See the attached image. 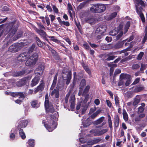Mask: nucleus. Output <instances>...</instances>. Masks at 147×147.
Masks as SVG:
<instances>
[{
	"label": "nucleus",
	"instance_id": "nucleus-47",
	"mask_svg": "<svg viewBox=\"0 0 147 147\" xmlns=\"http://www.w3.org/2000/svg\"><path fill=\"white\" fill-rule=\"evenodd\" d=\"M115 104L116 106L118 107H120L119 101V98L117 96H116L115 97Z\"/></svg>",
	"mask_w": 147,
	"mask_h": 147
},
{
	"label": "nucleus",
	"instance_id": "nucleus-58",
	"mask_svg": "<svg viewBox=\"0 0 147 147\" xmlns=\"http://www.w3.org/2000/svg\"><path fill=\"white\" fill-rule=\"evenodd\" d=\"M1 10L3 11H8L10 10V9L7 6H4L2 8Z\"/></svg>",
	"mask_w": 147,
	"mask_h": 147
},
{
	"label": "nucleus",
	"instance_id": "nucleus-33",
	"mask_svg": "<svg viewBox=\"0 0 147 147\" xmlns=\"http://www.w3.org/2000/svg\"><path fill=\"white\" fill-rule=\"evenodd\" d=\"M27 143L28 145L27 147H34L35 145V140L34 139H30L28 140Z\"/></svg>",
	"mask_w": 147,
	"mask_h": 147
},
{
	"label": "nucleus",
	"instance_id": "nucleus-43",
	"mask_svg": "<svg viewBox=\"0 0 147 147\" xmlns=\"http://www.w3.org/2000/svg\"><path fill=\"white\" fill-rule=\"evenodd\" d=\"M100 111L98 110L96 111L95 112L93 113L90 116V117L92 119H94L95 118L97 115L100 113Z\"/></svg>",
	"mask_w": 147,
	"mask_h": 147
},
{
	"label": "nucleus",
	"instance_id": "nucleus-9",
	"mask_svg": "<svg viewBox=\"0 0 147 147\" xmlns=\"http://www.w3.org/2000/svg\"><path fill=\"white\" fill-rule=\"evenodd\" d=\"M134 89L133 92L134 93H138L143 90L144 89V87L142 85H137L134 86L131 88L130 90L133 89Z\"/></svg>",
	"mask_w": 147,
	"mask_h": 147
},
{
	"label": "nucleus",
	"instance_id": "nucleus-29",
	"mask_svg": "<svg viewBox=\"0 0 147 147\" xmlns=\"http://www.w3.org/2000/svg\"><path fill=\"white\" fill-rule=\"evenodd\" d=\"M29 58L36 63L38 60V55L37 53H34Z\"/></svg>",
	"mask_w": 147,
	"mask_h": 147
},
{
	"label": "nucleus",
	"instance_id": "nucleus-54",
	"mask_svg": "<svg viewBox=\"0 0 147 147\" xmlns=\"http://www.w3.org/2000/svg\"><path fill=\"white\" fill-rule=\"evenodd\" d=\"M102 130L100 131H96V133L94 134V136H100L102 135Z\"/></svg>",
	"mask_w": 147,
	"mask_h": 147
},
{
	"label": "nucleus",
	"instance_id": "nucleus-25",
	"mask_svg": "<svg viewBox=\"0 0 147 147\" xmlns=\"http://www.w3.org/2000/svg\"><path fill=\"white\" fill-rule=\"evenodd\" d=\"M52 55L53 58L56 60H60L61 59L60 56L58 55V53L54 50L52 49L51 50Z\"/></svg>",
	"mask_w": 147,
	"mask_h": 147
},
{
	"label": "nucleus",
	"instance_id": "nucleus-36",
	"mask_svg": "<svg viewBox=\"0 0 147 147\" xmlns=\"http://www.w3.org/2000/svg\"><path fill=\"white\" fill-rule=\"evenodd\" d=\"M86 85V80L85 79L81 80L80 84V89L82 90L84 87Z\"/></svg>",
	"mask_w": 147,
	"mask_h": 147
},
{
	"label": "nucleus",
	"instance_id": "nucleus-1",
	"mask_svg": "<svg viewBox=\"0 0 147 147\" xmlns=\"http://www.w3.org/2000/svg\"><path fill=\"white\" fill-rule=\"evenodd\" d=\"M49 116L51 119L48 121V123H47L45 120L42 121V123L49 132H51L57 127V124L53 120H56L58 117V113L56 112L53 115H50Z\"/></svg>",
	"mask_w": 147,
	"mask_h": 147
},
{
	"label": "nucleus",
	"instance_id": "nucleus-20",
	"mask_svg": "<svg viewBox=\"0 0 147 147\" xmlns=\"http://www.w3.org/2000/svg\"><path fill=\"white\" fill-rule=\"evenodd\" d=\"M37 49V47L36 46L35 44H33L28 48L27 53L30 56V54L32 52L36 51Z\"/></svg>",
	"mask_w": 147,
	"mask_h": 147
},
{
	"label": "nucleus",
	"instance_id": "nucleus-38",
	"mask_svg": "<svg viewBox=\"0 0 147 147\" xmlns=\"http://www.w3.org/2000/svg\"><path fill=\"white\" fill-rule=\"evenodd\" d=\"M108 120L109 126L111 130L113 129L112 122L110 116L108 115Z\"/></svg>",
	"mask_w": 147,
	"mask_h": 147
},
{
	"label": "nucleus",
	"instance_id": "nucleus-61",
	"mask_svg": "<svg viewBox=\"0 0 147 147\" xmlns=\"http://www.w3.org/2000/svg\"><path fill=\"white\" fill-rule=\"evenodd\" d=\"M131 43L132 42H130L129 47L125 49L126 51L131 50V49L133 46V45Z\"/></svg>",
	"mask_w": 147,
	"mask_h": 147
},
{
	"label": "nucleus",
	"instance_id": "nucleus-40",
	"mask_svg": "<svg viewBox=\"0 0 147 147\" xmlns=\"http://www.w3.org/2000/svg\"><path fill=\"white\" fill-rule=\"evenodd\" d=\"M123 115L124 120L127 121L128 120V115L125 109L123 110Z\"/></svg>",
	"mask_w": 147,
	"mask_h": 147
},
{
	"label": "nucleus",
	"instance_id": "nucleus-5",
	"mask_svg": "<svg viewBox=\"0 0 147 147\" xmlns=\"http://www.w3.org/2000/svg\"><path fill=\"white\" fill-rule=\"evenodd\" d=\"M31 78V77L30 76H27L21 79L16 83L17 86L18 87H22L27 83V82L30 80Z\"/></svg>",
	"mask_w": 147,
	"mask_h": 147
},
{
	"label": "nucleus",
	"instance_id": "nucleus-63",
	"mask_svg": "<svg viewBox=\"0 0 147 147\" xmlns=\"http://www.w3.org/2000/svg\"><path fill=\"white\" fill-rule=\"evenodd\" d=\"M131 58L130 57H128L122 59L121 60V63H123L125 62H126L129 60Z\"/></svg>",
	"mask_w": 147,
	"mask_h": 147
},
{
	"label": "nucleus",
	"instance_id": "nucleus-18",
	"mask_svg": "<svg viewBox=\"0 0 147 147\" xmlns=\"http://www.w3.org/2000/svg\"><path fill=\"white\" fill-rule=\"evenodd\" d=\"M40 103L38 100H34L30 102V104L32 108H37L39 107Z\"/></svg>",
	"mask_w": 147,
	"mask_h": 147
},
{
	"label": "nucleus",
	"instance_id": "nucleus-27",
	"mask_svg": "<svg viewBox=\"0 0 147 147\" xmlns=\"http://www.w3.org/2000/svg\"><path fill=\"white\" fill-rule=\"evenodd\" d=\"M36 31L38 34L40 35L43 38L45 37L46 36H47V37H48L46 32L42 30H39L37 28L36 29Z\"/></svg>",
	"mask_w": 147,
	"mask_h": 147
},
{
	"label": "nucleus",
	"instance_id": "nucleus-55",
	"mask_svg": "<svg viewBox=\"0 0 147 147\" xmlns=\"http://www.w3.org/2000/svg\"><path fill=\"white\" fill-rule=\"evenodd\" d=\"M83 46L84 48L87 50H89L91 48L88 45L86 42L84 43L83 44Z\"/></svg>",
	"mask_w": 147,
	"mask_h": 147
},
{
	"label": "nucleus",
	"instance_id": "nucleus-31",
	"mask_svg": "<svg viewBox=\"0 0 147 147\" xmlns=\"http://www.w3.org/2000/svg\"><path fill=\"white\" fill-rule=\"evenodd\" d=\"M26 73V70L25 69H23L21 71H16L15 73V75L16 76L19 77L23 76Z\"/></svg>",
	"mask_w": 147,
	"mask_h": 147
},
{
	"label": "nucleus",
	"instance_id": "nucleus-51",
	"mask_svg": "<svg viewBox=\"0 0 147 147\" xmlns=\"http://www.w3.org/2000/svg\"><path fill=\"white\" fill-rule=\"evenodd\" d=\"M144 55V53L143 52H141L138 55L137 59L138 60H141L142 57Z\"/></svg>",
	"mask_w": 147,
	"mask_h": 147
},
{
	"label": "nucleus",
	"instance_id": "nucleus-62",
	"mask_svg": "<svg viewBox=\"0 0 147 147\" xmlns=\"http://www.w3.org/2000/svg\"><path fill=\"white\" fill-rule=\"evenodd\" d=\"M140 101V99L136 98L135 99L133 103V105L134 106H136L139 102Z\"/></svg>",
	"mask_w": 147,
	"mask_h": 147
},
{
	"label": "nucleus",
	"instance_id": "nucleus-19",
	"mask_svg": "<svg viewBox=\"0 0 147 147\" xmlns=\"http://www.w3.org/2000/svg\"><path fill=\"white\" fill-rule=\"evenodd\" d=\"M72 78V74L71 71H69L66 76V78L64 79V77L62 76V78L65 81V84L67 85H68L71 80Z\"/></svg>",
	"mask_w": 147,
	"mask_h": 147
},
{
	"label": "nucleus",
	"instance_id": "nucleus-8",
	"mask_svg": "<svg viewBox=\"0 0 147 147\" xmlns=\"http://www.w3.org/2000/svg\"><path fill=\"white\" fill-rule=\"evenodd\" d=\"M29 122L28 120H21L18 123V125L16 127L17 129H20L25 128Z\"/></svg>",
	"mask_w": 147,
	"mask_h": 147
},
{
	"label": "nucleus",
	"instance_id": "nucleus-30",
	"mask_svg": "<svg viewBox=\"0 0 147 147\" xmlns=\"http://www.w3.org/2000/svg\"><path fill=\"white\" fill-rule=\"evenodd\" d=\"M23 35L22 31H20L17 33L16 35L13 38V41H14L21 37Z\"/></svg>",
	"mask_w": 147,
	"mask_h": 147
},
{
	"label": "nucleus",
	"instance_id": "nucleus-13",
	"mask_svg": "<svg viewBox=\"0 0 147 147\" xmlns=\"http://www.w3.org/2000/svg\"><path fill=\"white\" fill-rule=\"evenodd\" d=\"M120 121V119L118 115H115L114 117V128L115 131H116V129L119 126Z\"/></svg>",
	"mask_w": 147,
	"mask_h": 147
},
{
	"label": "nucleus",
	"instance_id": "nucleus-2",
	"mask_svg": "<svg viewBox=\"0 0 147 147\" xmlns=\"http://www.w3.org/2000/svg\"><path fill=\"white\" fill-rule=\"evenodd\" d=\"M19 26V22H16L15 20L9 22L7 30V32L9 34L6 38L12 37L16 32Z\"/></svg>",
	"mask_w": 147,
	"mask_h": 147
},
{
	"label": "nucleus",
	"instance_id": "nucleus-49",
	"mask_svg": "<svg viewBox=\"0 0 147 147\" xmlns=\"http://www.w3.org/2000/svg\"><path fill=\"white\" fill-rule=\"evenodd\" d=\"M49 100H45V109H47L49 108Z\"/></svg>",
	"mask_w": 147,
	"mask_h": 147
},
{
	"label": "nucleus",
	"instance_id": "nucleus-57",
	"mask_svg": "<svg viewBox=\"0 0 147 147\" xmlns=\"http://www.w3.org/2000/svg\"><path fill=\"white\" fill-rule=\"evenodd\" d=\"M144 110V108L142 106H140L138 108V114L142 113L143 112Z\"/></svg>",
	"mask_w": 147,
	"mask_h": 147
},
{
	"label": "nucleus",
	"instance_id": "nucleus-39",
	"mask_svg": "<svg viewBox=\"0 0 147 147\" xmlns=\"http://www.w3.org/2000/svg\"><path fill=\"white\" fill-rule=\"evenodd\" d=\"M46 113H49V112L53 113L55 112V109L53 106L47 109H45Z\"/></svg>",
	"mask_w": 147,
	"mask_h": 147
},
{
	"label": "nucleus",
	"instance_id": "nucleus-42",
	"mask_svg": "<svg viewBox=\"0 0 147 147\" xmlns=\"http://www.w3.org/2000/svg\"><path fill=\"white\" fill-rule=\"evenodd\" d=\"M90 88V86L89 85L87 86L84 90L82 94V95L88 94V93L89 91Z\"/></svg>",
	"mask_w": 147,
	"mask_h": 147
},
{
	"label": "nucleus",
	"instance_id": "nucleus-17",
	"mask_svg": "<svg viewBox=\"0 0 147 147\" xmlns=\"http://www.w3.org/2000/svg\"><path fill=\"white\" fill-rule=\"evenodd\" d=\"M125 40L121 41H118L116 43L112 48L114 49H117L122 48L124 43L125 40Z\"/></svg>",
	"mask_w": 147,
	"mask_h": 147
},
{
	"label": "nucleus",
	"instance_id": "nucleus-35",
	"mask_svg": "<svg viewBox=\"0 0 147 147\" xmlns=\"http://www.w3.org/2000/svg\"><path fill=\"white\" fill-rule=\"evenodd\" d=\"M104 117H101L97 120L94 121L93 124L95 125H98L101 123L103 121Z\"/></svg>",
	"mask_w": 147,
	"mask_h": 147
},
{
	"label": "nucleus",
	"instance_id": "nucleus-50",
	"mask_svg": "<svg viewBox=\"0 0 147 147\" xmlns=\"http://www.w3.org/2000/svg\"><path fill=\"white\" fill-rule=\"evenodd\" d=\"M117 13L116 12H114L111 13L109 16V19L110 20H111L115 18L117 16Z\"/></svg>",
	"mask_w": 147,
	"mask_h": 147
},
{
	"label": "nucleus",
	"instance_id": "nucleus-56",
	"mask_svg": "<svg viewBox=\"0 0 147 147\" xmlns=\"http://www.w3.org/2000/svg\"><path fill=\"white\" fill-rule=\"evenodd\" d=\"M88 43L90 47L92 48L95 49V48H97L98 45L94 43H92L90 42H88Z\"/></svg>",
	"mask_w": 147,
	"mask_h": 147
},
{
	"label": "nucleus",
	"instance_id": "nucleus-28",
	"mask_svg": "<svg viewBox=\"0 0 147 147\" xmlns=\"http://www.w3.org/2000/svg\"><path fill=\"white\" fill-rule=\"evenodd\" d=\"M81 65L86 73H87L89 75H91V71L89 68L88 66L85 64L84 62L81 63Z\"/></svg>",
	"mask_w": 147,
	"mask_h": 147
},
{
	"label": "nucleus",
	"instance_id": "nucleus-3",
	"mask_svg": "<svg viewBox=\"0 0 147 147\" xmlns=\"http://www.w3.org/2000/svg\"><path fill=\"white\" fill-rule=\"evenodd\" d=\"M106 9L105 5L97 3L94 4L90 8V11L93 13H99L103 12Z\"/></svg>",
	"mask_w": 147,
	"mask_h": 147
},
{
	"label": "nucleus",
	"instance_id": "nucleus-7",
	"mask_svg": "<svg viewBox=\"0 0 147 147\" xmlns=\"http://www.w3.org/2000/svg\"><path fill=\"white\" fill-rule=\"evenodd\" d=\"M29 56L27 52H24L21 53L18 56L17 59L20 61H25Z\"/></svg>",
	"mask_w": 147,
	"mask_h": 147
},
{
	"label": "nucleus",
	"instance_id": "nucleus-24",
	"mask_svg": "<svg viewBox=\"0 0 147 147\" xmlns=\"http://www.w3.org/2000/svg\"><path fill=\"white\" fill-rule=\"evenodd\" d=\"M58 76V73H57L55 75V76L52 84L51 85V86L50 88V90H53L56 85V84L57 83V78Z\"/></svg>",
	"mask_w": 147,
	"mask_h": 147
},
{
	"label": "nucleus",
	"instance_id": "nucleus-59",
	"mask_svg": "<svg viewBox=\"0 0 147 147\" xmlns=\"http://www.w3.org/2000/svg\"><path fill=\"white\" fill-rule=\"evenodd\" d=\"M123 34V32L121 31L120 32L119 34L116 36V39L117 40L119 39L122 36Z\"/></svg>",
	"mask_w": 147,
	"mask_h": 147
},
{
	"label": "nucleus",
	"instance_id": "nucleus-34",
	"mask_svg": "<svg viewBox=\"0 0 147 147\" xmlns=\"http://www.w3.org/2000/svg\"><path fill=\"white\" fill-rule=\"evenodd\" d=\"M18 129L19 130V134L20 136L22 139L24 140L26 138V136L23 129Z\"/></svg>",
	"mask_w": 147,
	"mask_h": 147
},
{
	"label": "nucleus",
	"instance_id": "nucleus-22",
	"mask_svg": "<svg viewBox=\"0 0 147 147\" xmlns=\"http://www.w3.org/2000/svg\"><path fill=\"white\" fill-rule=\"evenodd\" d=\"M40 78L39 76H36L31 81L30 86L33 87L37 85L39 82L40 80Z\"/></svg>",
	"mask_w": 147,
	"mask_h": 147
},
{
	"label": "nucleus",
	"instance_id": "nucleus-23",
	"mask_svg": "<svg viewBox=\"0 0 147 147\" xmlns=\"http://www.w3.org/2000/svg\"><path fill=\"white\" fill-rule=\"evenodd\" d=\"M142 9V8L141 7L140 8V11H139L138 9H136V12L138 15L139 16L142 22L144 23L145 22V20L144 15L141 11V10Z\"/></svg>",
	"mask_w": 147,
	"mask_h": 147
},
{
	"label": "nucleus",
	"instance_id": "nucleus-37",
	"mask_svg": "<svg viewBox=\"0 0 147 147\" xmlns=\"http://www.w3.org/2000/svg\"><path fill=\"white\" fill-rule=\"evenodd\" d=\"M85 20L86 22L92 24L94 22L95 20L94 18H93L88 17L85 18Z\"/></svg>",
	"mask_w": 147,
	"mask_h": 147
},
{
	"label": "nucleus",
	"instance_id": "nucleus-32",
	"mask_svg": "<svg viewBox=\"0 0 147 147\" xmlns=\"http://www.w3.org/2000/svg\"><path fill=\"white\" fill-rule=\"evenodd\" d=\"M44 69V67L43 65H40L36 69L37 71H39L40 72L37 73L39 75H42L43 73Z\"/></svg>",
	"mask_w": 147,
	"mask_h": 147
},
{
	"label": "nucleus",
	"instance_id": "nucleus-46",
	"mask_svg": "<svg viewBox=\"0 0 147 147\" xmlns=\"http://www.w3.org/2000/svg\"><path fill=\"white\" fill-rule=\"evenodd\" d=\"M112 66L111 67L110 69L109 74L110 76H112L113 74V73L114 70L113 67H116L117 66V65L116 64H113Z\"/></svg>",
	"mask_w": 147,
	"mask_h": 147
},
{
	"label": "nucleus",
	"instance_id": "nucleus-15",
	"mask_svg": "<svg viewBox=\"0 0 147 147\" xmlns=\"http://www.w3.org/2000/svg\"><path fill=\"white\" fill-rule=\"evenodd\" d=\"M104 140L100 137H96L93 138L90 142L91 145H93L104 142Z\"/></svg>",
	"mask_w": 147,
	"mask_h": 147
},
{
	"label": "nucleus",
	"instance_id": "nucleus-53",
	"mask_svg": "<svg viewBox=\"0 0 147 147\" xmlns=\"http://www.w3.org/2000/svg\"><path fill=\"white\" fill-rule=\"evenodd\" d=\"M19 96V98H24L25 97L23 92H18V96Z\"/></svg>",
	"mask_w": 147,
	"mask_h": 147
},
{
	"label": "nucleus",
	"instance_id": "nucleus-4",
	"mask_svg": "<svg viewBox=\"0 0 147 147\" xmlns=\"http://www.w3.org/2000/svg\"><path fill=\"white\" fill-rule=\"evenodd\" d=\"M84 76V72L83 71H80L79 72L78 74L77 75L76 72H74L73 73V79L72 82V84L70 85V88L69 89L70 92L72 91L74 88L76 84V80L77 79L76 77H78V80L83 78Z\"/></svg>",
	"mask_w": 147,
	"mask_h": 147
},
{
	"label": "nucleus",
	"instance_id": "nucleus-52",
	"mask_svg": "<svg viewBox=\"0 0 147 147\" xmlns=\"http://www.w3.org/2000/svg\"><path fill=\"white\" fill-rule=\"evenodd\" d=\"M146 65L144 64H141L140 71L142 72V73H144V70L146 69Z\"/></svg>",
	"mask_w": 147,
	"mask_h": 147
},
{
	"label": "nucleus",
	"instance_id": "nucleus-14",
	"mask_svg": "<svg viewBox=\"0 0 147 147\" xmlns=\"http://www.w3.org/2000/svg\"><path fill=\"white\" fill-rule=\"evenodd\" d=\"M40 83V84L35 89V93H37L39 91H42L44 90L45 88V84L43 80H41Z\"/></svg>",
	"mask_w": 147,
	"mask_h": 147
},
{
	"label": "nucleus",
	"instance_id": "nucleus-44",
	"mask_svg": "<svg viewBox=\"0 0 147 147\" xmlns=\"http://www.w3.org/2000/svg\"><path fill=\"white\" fill-rule=\"evenodd\" d=\"M119 32V30L114 29L110 32V34L112 36H115Z\"/></svg>",
	"mask_w": 147,
	"mask_h": 147
},
{
	"label": "nucleus",
	"instance_id": "nucleus-48",
	"mask_svg": "<svg viewBox=\"0 0 147 147\" xmlns=\"http://www.w3.org/2000/svg\"><path fill=\"white\" fill-rule=\"evenodd\" d=\"M139 64H133L132 66V68L133 70H137L140 67Z\"/></svg>",
	"mask_w": 147,
	"mask_h": 147
},
{
	"label": "nucleus",
	"instance_id": "nucleus-41",
	"mask_svg": "<svg viewBox=\"0 0 147 147\" xmlns=\"http://www.w3.org/2000/svg\"><path fill=\"white\" fill-rule=\"evenodd\" d=\"M35 39L37 44L39 47H41L43 46V44L41 42L38 37H36L35 38Z\"/></svg>",
	"mask_w": 147,
	"mask_h": 147
},
{
	"label": "nucleus",
	"instance_id": "nucleus-16",
	"mask_svg": "<svg viewBox=\"0 0 147 147\" xmlns=\"http://www.w3.org/2000/svg\"><path fill=\"white\" fill-rule=\"evenodd\" d=\"M18 44L14 43L9 47L8 51L13 53H16L18 51Z\"/></svg>",
	"mask_w": 147,
	"mask_h": 147
},
{
	"label": "nucleus",
	"instance_id": "nucleus-6",
	"mask_svg": "<svg viewBox=\"0 0 147 147\" xmlns=\"http://www.w3.org/2000/svg\"><path fill=\"white\" fill-rule=\"evenodd\" d=\"M61 88L60 86H59L58 84L57 85V89L54 88L52 91L50 92V94L51 96L54 95L55 97L58 98L59 97V90Z\"/></svg>",
	"mask_w": 147,
	"mask_h": 147
},
{
	"label": "nucleus",
	"instance_id": "nucleus-10",
	"mask_svg": "<svg viewBox=\"0 0 147 147\" xmlns=\"http://www.w3.org/2000/svg\"><path fill=\"white\" fill-rule=\"evenodd\" d=\"M130 75L127 74H121L120 76V78L121 79H129L130 78ZM130 84V81L129 79L127 80L125 84L126 86H128Z\"/></svg>",
	"mask_w": 147,
	"mask_h": 147
},
{
	"label": "nucleus",
	"instance_id": "nucleus-26",
	"mask_svg": "<svg viewBox=\"0 0 147 147\" xmlns=\"http://www.w3.org/2000/svg\"><path fill=\"white\" fill-rule=\"evenodd\" d=\"M36 63L32 60L29 58L26 61L25 65L29 67H32Z\"/></svg>",
	"mask_w": 147,
	"mask_h": 147
},
{
	"label": "nucleus",
	"instance_id": "nucleus-11",
	"mask_svg": "<svg viewBox=\"0 0 147 147\" xmlns=\"http://www.w3.org/2000/svg\"><path fill=\"white\" fill-rule=\"evenodd\" d=\"M114 53L113 52H110L107 54H104V56L105 58H107L106 60L107 61H109L114 59L115 58L117 57V56L113 55Z\"/></svg>",
	"mask_w": 147,
	"mask_h": 147
},
{
	"label": "nucleus",
	"instance_id": "nucleus-45",
	"mask_svg": "<svg viewBox=\"0 0 147 147\" xmlns=\"http://www.w3.org/2000/svg\"><path fill=\"white\" fill-rule=\"evenodd\" d=\"M110 44L107 45L105 44H102L100 47L101 49L103 50H107L109 49V46Z\"/></svg>",
	"mask_w": 147,
	"mask_h": 147
},
{
	"label": "nucleus",
	"instance_id": "nucleus-60",
	"mask_svg": "<svg viewBox=\"0 0 147 147\" xmlns=\"http://www.w3.org/2000/svg\"><path fill=\"white\" fill-rule=\"evenodd\" d=\"M63 25H65L67 26H69L70 25V24L68 22H65L64 21H62L61 24H60V25L61 26H62Z\"/></svg>",
	"mask_w": 147,
	"mask_h": 147
},
{
	"label": "nucleus",
	"instance_id": "nucleus-64",
	"mask_svg": "<svg viewBox=\"0 0 147 147\" xmlns=\"http://www.w3.org/2000/svg\"><path fill=\"white\" fill-rule=\"evenodd\" d=\"M16 135L14 133H11L9 136V138L11 139L14 140L15 138Z\"/></svg>",
	"mask_w": 147,
	"mask_h": 147
},
{
	"label": "nucleus",
	"instance_id": "nucleus-21",
	"mask_svg": "<svg viewBox=\"0 0 147 147\" xmlns=\"http://www.w3.org/2000/svg\"><path fill=\"white\" fill-rule=\"evenodd\" d=\"M48 37H49V38H50L51 39V40L52 41L58 44H59L60 46H61L63 47H65V46L64 44L63 43L61 42H60V40L56 38L55 36H48Z\"/></svg>",
	"mask_w": 147,
	"mask_h": 147
},
{
	"label": "nucleus",
	"instance_id": "nucleus-12",
	"mask_svg": "<svg viewBox=\"0 0 147 147\" xmlns=\"http://www.w3.org/2000/svg\"><path fill=\"white\" fill-rule=\"evenodd\" d=\"M106 30L105 27L104 26L100 25L97 28L95 31V34L98 35L99 34H103Z\"/></svg>",
	"mask_w": 147,
	"mask_h": 147
}]
</instances>
